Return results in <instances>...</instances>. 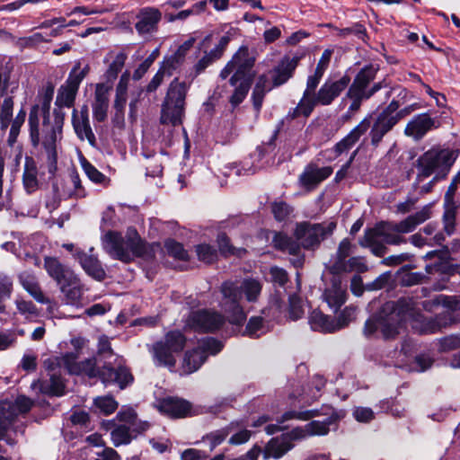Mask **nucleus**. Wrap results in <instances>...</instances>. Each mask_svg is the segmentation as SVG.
<instances>
[{
	"label": "nucleus",
	"mask_w": 460,
	"mask_h": 460,
	"mask_svg": "<svg viewBox=\"0 0 460 460\" xmlns=\"http://www.w3.org/2000/svg\"><path fill=\"white\" fill-rule=\"evenodd\" d=\"M41 33L37 32L29 37H22L17 40V45L23 48H33L41 42H47Z\"/></svg>",
	"instance_id": "64"
},
{
	"label": "nucleus",
	"mask_w": 460,
	"mask_h": 460,
	"mask_svg": "<svg viewBox=\"0 0 460 460\" xmlns=\"http://www.w3.org/2000/svg\"><path fill=\"white\" fill-rule=\"evenodd\" d=\"M406 238L392 235L385 221H381L374 227L367 228L364 235L358 240V244L363 248H369L376 257H384L387 252L388 245H400L406 243Z\"/></svg>",
	"instance_id": "8"
},
{
	"label": "nucleus",
	"mask_w": 460,
	"mask_h": 460,
	"mask_svg": "<svg viewBox=\"0 0 460 460\" xmlns=\"http://www.w3.org/2000/svg\"><path fill=\"white\" fill-rule=\"evenodd\" d=\"M194 43V40L190 39L183 42L174 52L172 56L166 61L169 69H174L176 65L183 60L187 52L190 49Z\"/></svg>",
	"instance_id": "51"
},
{
	"label": "nucleus",
	"mask_w": 460,
	"mask_h": 460,
	"mask_svg": "<svg viewBox=\"0 0 460 460\" xmlns=\"http://www.w3.org/2000/svg\"><path fill=\"white\" fill-rule=\"evenodd\" d=\"M369 127L370 121L367 118H365L358 126L334 146L335 156L349 150Z\"/></svg>",
	"instance_id": "29"
},
{
	"label": "nucleus",
	"mask_w": 460,
	"mask_h": 460,
	"mask_svg": "<svg viewBox=\"0 0 460 460\" xmlns=\"http://www.w3.org/2000/svg\"><path fill=\"white\" fill-rule=\"evenodd\" d=\"M350 77L344 75L337 81H326L309 101L310 107L305 106L297 115H310L315 106L330 105L349 86Z\"/></svg>",
	"instance_id": "11"
},
{
	"label": "nucleus",
	"mask_w": 460,
	"mask_h": 460,
	"mask_svg": "<svg viewBox=\"0 0 460 460\" xmlns=\"http://www.w3.org/2000/svg\"><path fill=\"white\" fill-rule=\"evenodd\" d=\"M270 76L262 74L258 76L252 93V102L255 112L261 111L264 97L273 89Z\"/></svg>",
	"instance_id": "32"
},
{
	"label": "nucleus",
	"mask_w": 460,
	"mask_h": 460,
	"mask_svg": "<svg viewBox=\"0 0 460 460\" xmlns=\"http://www.w3.org/2000/svg\"><path fill=\"white\" fill-rule=\"evenodd\" d=\"M232 63L234 64L235 71L231 76L229 83L235 86L237 83L247 76L254 66L255 58L250 53L248 47L242 46L232 58Z\"/></svg>",
	"instance_id": "18"
},
{
	"label": "nucleus",
	"mask_w": 460,
	"mask_h": 460,
	"mask_svg": "<svg viewBox=\"0 0 460 460\" xmlns=\"http://www.w3.org/2000/svg\"><path fill=\"white\" fill-rule=\"evenodd\" d=\"M265 332L264 318L261 316H252L243 331L242 335L252 339H258Z\"/></svg>",
	"instance_id": "47"
},
{
	"label": "nucleus",
	"mask_w": 460,
	"mask_h": 460,
	"mask_svg": "<svg viewBox=\"0 0 460 460\" xmlns=\"http://www.w3.org/2000/svg\"><path fill=\"white\" fill-rule=\"evenodd\" d=\"M332 173V169L330 166L322 168H314L308 166L300 175V181L303 186L306 188H313L319 184L321 181L327 179Z\"/></svg>",
	"instance_id": "33"
},
{
	"label": "nucleus",
	"mask_w": 460,
	"mask_h": 460,
	"mask_svg": "<svg viewBox=\"0 0 460 460\" xmlns=\"http://www.w3.org/2000/svg\"><path fill=\"white\" fill-rule=\"evenodd\" d=\"M78 89L77 85L67 79L66 80L65 84L58 90L53 115H65L66 109L70 111L72 115H76V110L74 106Z\"/></svg>",
	"instance_id": "17"
},
{
	"label": "nucleus",
	"mask_w": 460,
	"mask_h": 460,
	"mask_svg": "<svg viewBox=\"0 0 460 460\" xmlns=\"http://www.w3.org/2000/svg\"><path fill=\"white\" fill-rule=\"evenodd\" d=\"M60 291L65 295L67 304L78 305L83 296V288L77 276H75L73 284H64L61 286Z\"/></svg>",
	"instance_id": "44"
},
{
	"label": "nucleus",
	"mask_w": 460,
	"mask_h": 460,
	"mask_svg": "<svg viewBox=\"0 0 460 460\" xmlns=\"http://www.w3.org/2000/svg\"><path fill=\"white\" fill-rule=\"evenodd\" d=\"M399 118L400 117H377L370 131L371 143L373 146H376L380 143L383 137L398 122Z\"/></svg>",
	"instance_id": "36"
},
{
	"label": "nucleus",
	"mask_w": 460,
	"mask_h": 460,
	"mask_svg": "<svg viewBox=\"0 0 460 460\" xmlns=\"http://www.w3.org/2000/svg\"><path fill=\"white\" fill-rule=\"evenodd\" d=\"M323 297L329 307L336 313L347 300L346 288L341 286L339 279H333L331 287L324 290Z\"/></svg>",
	"instance_id": "27"
},
{
	"label": "nucleus",
	"mask_w": 460,
	"mask_h": 460,
	"mask_svg": "<svg viewBox=\"0 0 460 460\" xmlns=\"http://www.w3.org/2000/svg\"><path fill=\"white\" fill-rule=\"evenodd\" d=\"M89 72L90 66L88 64H86L84 67L81 69V63L77 61L70 71L67 80L79 87L82 81L89 74Z\"/></svg>",
	"instance_id": "59"
},
{
	"label": "nucleus",
	"mask_w": 460,
	"mask_h": 460,
	"mask_svg": "<svg viewBox=\"0 0 460 460\" xmlns=\"http://www.w3.org/2000/svg\"><path fill=\"white\" fill-rule=\"evenodd\" d=\"M394 324V322H389L382 309L377 314L373 315L365 323L364 334L371 336L377 330H380L384 339H394L399 333V331L395 330Z\"/></svg>",
	"instance_id": "20"
},
{
	"label": "nucleus",
	"mask_w": 460,
	"mask_h": 460,
	"mask_svg": "<svg viewBox=\"0 0 460 460\" xmlns=\"http://www.w3.org/2000/svg\"><path fill=\"white\" fill-rule=\"evenodd\" d=\"M187 92V84L174 78L169 85L162 108V115H183Z\"/></svg>",
	"instance_id": "13"
},
{
	"label": "nucleus",
	"mask_w": 460,
	"mask_h": 460,
	"mask_svg": "<svg viewBox=\"0 0 460 460\" xmlns=\"http://www.w3.org/2000/svg\"><path fill=\"white\" fill-rule=\"evenodd\" d=\"M270 207L274 218L279 222L288 219L293 212V208L284 201H274L271 203Z\"/></svg>",
	"instance_id": "57"
},
{
	"label": "nucleus",
	"mask_w": 460,
	"mask_h": 460,
	"mask_svg": "<svg viewBox=\"0 0 460 460\" xmlns=\"http://www.w3.org/2000/svg\"><path fill=\"white\" fill-rule=\"evenodd\" d=\"M82 167L87 175V177L94 183L107 185L110 179L106 177L102 172L96 169L90 162L85 158L81 161Z\"/></svg>",
	"instance_id": "50"
},
{
	"label": "nucleus",
	"mask_w": 460,
	"mask_h": 460,
	"mask_svg": "<svg viewBox=\"0 0 460 460\" xmlns=\"http://www.w3.org/2000/svg\"><path fill=\"white\" fill-rule=\"evenodd\" d=\"M43 267L59 288L64 284H73L75 272L69 267L61 263L57 257L46 256Z\"/></svg>",
	"instance_id": "19"
},
{
	"label": "nucleus",
	"mask_w": 460,
	"mask_h": 460,
	"mask_svg": "<svg viewBox=\"0 0 460 460\" xmlns=\"http://www.w3.org/2000/svg\"><path fill=\"white\" fill-rule=\"evenodd\" d=\"M208 355L200 348L185 352L181 370L184 375H190L197 371L207 360Z\"/></svg>",
	"instance_id": "37"
},
{
	"label": "nucleus",
	"mask_w": 460,
	"mask_h": 460,
	"mask_svg": "<svg viewBox=\"0 0 460 460\" xmlns=\"http://www.w3.org/2000/svg\"><path fill=\"white\" fill-rule=\"evenodd\" d=\"M226 322V317L214 310L199 309L191 311L186 318L185 326L199 333H213Z\"/></svg>",
	"instance_id": "12"
},
{
	"label": "nucleus",
	"mask_w": 460,
	"mask_h": 460,
	"mask_svg": "<svg viewBox=\"0 0 460 460\" xmlns=\"http://www.w3.org/2000/svg\"><path fill=\"white\" fill-rule=\"evenodd\" d=\"M353 34L358 39L365 40L367 38V30L361 23H355L351 27L338 29V36L346 38L347 36Z\"/></svg>",
	"instance_id": "60"
},
{
	"label": "nucleus",
	"mask_w": 460,
	"mask_h": 460,
	"mask_svg": "<svg viewBox=\"0 0 460 460\" xmlns=\"http://www.w3.org/2000/svg\"><path fill=\"white\" fill-rule=\"evenodd\" d=\"M187 339L179 330H172L165 333L163 340L155 341L149 349L156 367H164L169 369L176 366L175 354L185 348Z\"/></svg>",
	"instance_id": "7"
},
{
	"label": "nucleus",
	"mask_w": 460,
	"mask_h": 460,
	"mask_svg": "<svg viewBox=\"0 0 460 460\" xmlns=\"http://www.w3.org/2000/svg\"><path fill=\"white\" fill-rule=\"evenodd\" d=\"M164 246L170 256L180 261H189L190 257L188 252L184 249L181 243H178L174 240H168L165 242Z\"/></svg>",
	"instance_id": "52"
},
{
	"label": "nucleus",
	"mask_w": 460,
	"mask_h": 460,
	"mask_svg": "<svg viewBox=\"0 0 460 460\" xmlns=\"http://www.w3.org/2000/svg\"><path fill=\"white\" fill-rule=\"evenodd\" d=\"M19 281L38 303L44 305L50 303V299L44 295L37 278L33 274L22 272L19 275Z\"/></svg>",
	"instance_id": "31"
},
{
	"label": "nucleus",
	"mask_w": 460,
	"mask_h": 460,
	"mask_svg": "<svg viewBox=\"0 0 460 460\" xmlns=\"http://www.w3.org/2000/svg\"><path fill=\"white\" fill-rule=\"evenodd\" d=\"M198 259L205 263H212L217 260V250L207 243L198 244L196 246Z\"/></svg>",
	"instance_id": "55"
},
{
	"label": "nucleus",
	"mask_w": 460,
	"mask_h": 460,
	"mask_svg": "<svg viewBox=\"0 0 460 460\" xmlns=\"http://www.w3.org/2000/svg\"><path fill=\"white\" fill-rule=\"evenodd\" d=\"M38 165L32 156L26 155L22 172V186L28 194H32L40 188Z\"/></svg>",
	"instance_id": "25"
},
{
	"label": "nucleus",
	"mask_w": 460,
	"mask_h": 460,
	"mask_svg": "<svg viewBox=\"0 0 460 460\" xmlns=\"http://www.w3.org/2000/svg\"><path fill=\"white\" fill-rule=\"evenodd\" d=\"M77 357L74 353H66L61 357H50L43 361L44 368L49 372L61 373L66 369L71 375L86 376L89 378H99L102 383L107 385H117L123 390L134 381V376L125 367L113 368L111 364H104L102 368L96 366L95 358H86L77 362Z\"/></svg>",
	"instance_id": "1"
},
{
	"label": "nucleus",
	"mask_w": 460,
	"mask_h": 460,
	"mask_svg": "<svg viewBox=\"0 0 460 460\" xmlns=\"http://www.w3.org/2000/svg\"><path fill=\"white\" fill-rule=\"evenodd\" d=\"M382 309L389 322H394L395 330L398 331L402 322L412 310V303L410 299L402 297L397 301L385 303Z\"/></svg>",
	"instance_id": "21"
},
{
	"label": "nucleus",
	"mask_w": 460,
	"mask_h": 460,
	"mask_svg": "<svg viewBox=\"0 0 460 460\" xmlns=\"http://www.w3.org/2000/svg\"><path fill=\"white\" fill-rule=\"evenodd\" d=\"M457 157L452 149L431 148L421 155L416 161L418 180L425 179L435 173L433 181L445 179Z\"/></svg>",
	"instance_id": "6"
},
{
	"label": "nucleus",
	"mask_w": 460,
	"mask_h": 460,
	"mask_svg": "<svg viewBox=\"0 0 460 460\" xmlns=\"http://www.w3.org/2000/svg\"><path fill=\"white\" fill-rule=\"evenodd\" d=\"M30 137L34 147L40 143L47 153L48 171L55 174L58 166L57 141L61 138L64 117H29Z\"/></svg>",
	"instance_id": "2"
},
{
	"label": "nucleus",
	"mask_w": 460,
	"mask_h": 460,
	"mask_svg": "<svg viewBox=\"0 0 460 460\" xmlns=\"http://www.w3.org/2000/svg\"><path fill=\"white\" fill-rule=\"evenodd\" d=\"M114 356H115V353L111 348L110 339L106 335H102L98 341L97 358H94L97 362L96 366L98 367L102 368L104 364H111V366L113 368H118L119 367L121 366V367H125L130 370V368L125 365L118 364L117 367H114L112 365L111 361H107L108 359H110L111 358H112Z\"/></svg>",
	"instance_id": "38"
},
{
	"label": "nucleus",
	"mask_w": 460,
	"mask_h": 460,
	"mask_svg": "<svg viewBox=\"0 0 460 460\" xmlns=\"http://www.w3.org/2000/svg\"><path fill=\"white\" fill-rule=\"evenodd\" d=\"M460 348V336L449 335L439 340V351L447 352Z\"/></svg>",
	"instance_id": "62"
},
{
	"label": "nucleus",
	"mask_w": 460,
	"mask_h": 460,
	"mask_svg": "<svg viewBox=\"0 0 460 460\" xmlns=\"http://www.w3.org/2000/svg\"><path fill=\"white\" fill-rule=\"evenodd\" d=\"M94 405L105 415L113 413L119 406L112 396L97 397L94 400Z\"/></svg>",
	"instance_id": "58"
},
{
	"label": "nucleus",
	"mask_w": 460,
	"mask_h": 460,
	"mask_svg": "<svg viewBox=\"0 0 460 460\" xmlns=\"http://www.w3.org/2000/svg\"><path fill=\"white\" fill-rule=\"evenodd\" d=\"M331 411L329 417L323 421L311 420L306 424V430L309 436H324L331 430V426L337 424L340 420L339 414L333 408H328Z\"/></svg>",
	"instance_id": "35"
},
{
	"label": "nucleus",
	"mask_w": 460,
	"mask_h": 460,
	"mask_svg": "<svg viewBox=\"0 0 460 460\" xmlns=\"http://www.w3.org/2000/svg\"><path fill=\"white\" fill-rule=\"evenodd\" d=\"M230 430L231 426H228L206 435L203 438V440L209 443V451H213L218 445H220L226 438Z\"/></svg>",
	"instance_id": "54"
},
{
	"label": "nucleus",
	"mask_w": 460,
	"mask_h": 460,
	"mask_svg": "<svg viewBox=\"0 0 460 460\" xmlns=\"http://www.w3.org/2000/svg\"><path fill=\"white\" fill-rule=\"evenodd\" d=\"M431 204L424 206L420 210L407 217L400 222L385 221L390 234L394 236L405 238L402 234L412 232L419 225L424 223L431 217Z\"/></svg>",
	"instance_id": "14"
},
{
	"label": "nucleus",
	"mask_w": 460,
	"mask_h": 460,
	"mask_svg": "<svg viewBox=\"0 0 460 460\" xmlns=\"http://www.w3.org/2000/svg\"><path fill=\"white\" fill-rule=\"evenodd\" d=\"M112 443L115 447L128 445L136 438V434H132L130 429L126 424H120L115 427L111 432Z\"/></svg>",
	"instance_id": "48"
},
{
	"label": "nucleus",
	"mask_w": 460,
	"mask_h": 460,
	"mask_svg": "<svg viewBox=\"0 0 460 460\" xmlns=\"http://www.w3.org/2000/svg\"><path fill=\"white\" fill-rule=\"evenodd\" d=\"M126 60L127 55L124 52L118 53L103 74L105 82L102 84H110L113 87V83L117 79L119 72L124 67Z\"/></svg>",
	"instance_id": "45"
},
{
	"label": "nucleus",
	"mask_w": 460,
	"mask_h": 460,
	"mask_svg": "<svg viewBox=\"0 0 460 460\" xmlns=\"http://www.w3.org/2000/svg\"><path fill=\"white\" fill-rule=\"evenodd\" d=\"M252 77L244 78L241 80L239 85H237L230 96L229 102L233 107L238 106L246 97L251 88Z\"/></svg>",
	"instance_id": "49"
},
{
	"label": "nucleus",
	"mask_w": 460,
	"mask_h": 460,
	"mask_svg": "<svg viewBox=\"0 0 460 460\" xmlns=\"http://www.w3.org/2000/svg\"><path fill=\"white\" fill-rule=\"evenodd\" d=\"M157 409L172 419H184L196 415L192 403L177 396H167L158 400Z\"/></svg>",
	"instance_id": "15"
},
{
	"label": "nucleus",
	"mask_w": 460,
	"mask_h": 460,
	"mask_svg": "<svg viewBox=\"0 0 460 460\" xmlns=\"http://www.w3.org/2000/svg\"><path fill=\"white\" fill-rule=\"evenodd\" d=\"M102 247L112 259L124 263H130L147 252L146 243L135 228H129L125 236L116 231H108L102 237Z\"/></svg>",
	"instance_id": "3"
},
{
	"label": "nucleus",
	"mask_w": 460,
	"mask_h": 460,
	"mask_svg": "<svg viewBox=\"0 0 460 460\" xmlns=\"http://www.w3.org/2000/svg\"><path fill=\"white\" fill-rule=\"evenodd\" d=\"M128 102V92H124L119 89L115 90V97L113 101V109L115 110L116 115H122L125 111V108Z\"/></svg>",
	"instance_id": "63"
},
{
	"label": "nucleus",
	"mask_w": 460,
	"mask_h": 460,
	"mask_svg": "<svg viewBox=\"0 0 460 460\" xmlns=\"http://www.w3.org/2000/svg\"><path fill=\"white\" fill-rule=\"evenodd\" d=\"M452 322V316L449 312L439 314L434 318H425L421 322V333H435L442 328L447 327Z\"/></svg>",
	"instance_id": "40"
},
{
	"label": "nucleus",
	"mask_w": 460,
	"mask_h": 460,
	"mask_svg": "<svg viewBox=\"0 0 460 460\" xmlns=\"http://www.w3.org/2000/svg\"><path fill=\"white\" fill-rule=\"evenodd\" d=\"M309 323L314 331L323 332H334L338 331L336 318L324 314L317 309L310 314Z\"/></svg>",
	"instance_id": "34"
},
{
	"label": "nucleus",
	"mask_w": 460,
	"mask_h": 460,
	"mask_svg": "<svg viewBox=\"0 0 460 460\" xmlns=\"http://www.w3.org/2000/svg\"><path fill=\"white\" fill-rule=\"evenodd\" d=\"M54 91V84L51 82H48L39 91L36 102L32 106L30 115H49Z\"/></svg>",
	"instance_id": "28"
},
{
	"label": "nucleus",
	"mask_w": 460,
	"mask_h": 460,
	"mask_svg": "<svg viewBox=\"0 0 460 460\" xmlns=\"http://www.w3.org/2000/svg\"><path fill=\"white\" fill-rule=\"evenodd\" d=\"M434 125L430 117H415L406 126L405 134L420 139Z\"/></svg>",
	"instance_id": "39"
},
{
	"label": "nucleus",
	"mask_w": 460,
	"mask_h": 460,
	"mask_svg": "<svg viewBox=\"0 0 460 460\" xmlns=\"http://www.w3.org/2000/svg\"><path fill=\"white\" fill-rule=\"evenodd\" d=\"M336 228L335 222L311 223L309 221L296 224L294 236L305 250L318 249L323 241L331 236Z\"/></svg>",
	"instance_id": "9"
},
{
	"label": "nucleus",
	"mask_w": 460,
	"mask_h": 460,
	"mask_svg": "<svg viewBox=\"0 0 460 460\" xmlns=\"http://www.w3.org/2000/svg\"><path fill=\"white\" fill-rule=\"evenodd\" d=\"M13 283L11 277L0 274V313L4 312L3 302L9 298L13 293Z\"/></svg>",
	"instance_id": "56"
},
{
	"label": "nucleus",
	"mask_w": 460,
	"mask_h": 460,
	"mask_svg": "<svg viewBox=\"0 0 460 460\" xmlns=\"http://www.w3.org/2000/svg\"><path fill=\"white\" fill-rule=\"evenodd\" d=\"M31 407L32 402L25 396H19L14 402H0V441L4 440L10 446L16 445V433L24 432L22 424L15 425L16 418L29 412Z\"/></svg>",
	"instance_id": "4"
},
{
	"label": "nucleus",
	"mask_w": 460,
	"mask_h": 460,
	"mask_svg": "<svg viewBox=\"0 0 460 460\" xmlns=\"http://www.w3.org/2000/svg\"><path fill=\"white\" fill-rule=\"evenodd\" d=\"M357 308L352 305L346 306L336 319L338 331L344 328L356 317Z\"/></svg>",
	"instance_id": "61"
},
{
	"label": "nucleus",
	"mask_w": 460,
	"mask_h": 460,
	"mask_svg": "<svg viewBox=\"0 0 460 460\" xmlns=\"http://www.w3.org/2000/svg\"><path fill=\"white\" fill-rule=\"evenodd\" d=\"M322 77H323L322 75L317 74L315 72L314 73V75H309L307 77L306 88L304 91L303 96L296 108L294 115H297L305 106L310 107L309 101L316 93L315 90H316L317 86L319 85Z\"/></svg>",
	"instance_id": "42"
},
{
	"label": "nucleus",
	"mask_w": 460,
	"mask_h": 460,
	"mask_svg": "<svg viewBox=\"0 0 460 460\" xmlns=\"http://www.w3.org/2000/svg\"><path fill=\"white\" fill-rule=\"evenodd\" d=\"M379 67L373 64H369L362 67L356 75L352 84L349 85L346 94V99H350L351 103L349 107V112H356L359 110L363 101L370 99L376 93L385 86V80L374 83L371 86L370 83L373 82L377 75Z\"/></svg>",
	"instance_id": "5"
},
{
	"label": "nucleus",
	"mask_w": 460,
	"mask_h": 460,
	"mask_svg": "<svg viewBox=\"0 0 460 460\" xmlns=\"http://www.w3.org/2000/svg\"><path fill=\"white\" fill-rule=\"evenodd\" d=\"M299 60L300 58L297 56L293 58L286 56L279 61V65L272 69V76L270 77L274 88L286 84L293 76Z\"/></svg>",
	"instance_id": "22"
},
{
	"label": "nucleus",
	"mask_w": 460,
	"mask_h": 460,
	"mask_svg": "<svg viewBox=\"0 0 460 460\" xmlns=\"http://www.w3.org/2000/svg\"><path fill=\"white\" fill-rule=\"evenodd\" d=\"M239 288H241L242 295L243 294L245 296L248 302L255 303L258 301L261 293L262 284L259 279L246 278L241 282Z\"/></svg>",
	"instance_id": "43"
},
{
	"label": "nucleus",
	"mask_w": 460,
	"mask_h": 460,
	"mask_svg": "<svg viewBox=\"0 0 460 460\" xmlns=\"http://www.w3.org/2000/svg\"><path fill=\"white\" fill-rule=\"evenodd\" d=\"M111 90L112 86L110 84L98 83L95 84L93 102V115H107Z\"/></svg>",
	"instance_id": "30"
},
{
	"label": "nucleus",
	"mask_w": 460,
	"mask_h": 460,
	"mask_svg": "<svg viewBox=\"0 0 460 460\" xmlns=\"http://www.w3.org/2000/svg\"><path fill=\"white\" fill-rule=\"evenodd\" d=\"M75 257L89 276L99 281L105 279L106 272L97 256L86 253L84 251H76Z\"/></svg>",
	"instance_id": "23"
},
{
	"label": "nucleus",
	"mask_w": 460,
	"mask_h": 460,
	"mask_svg": "<svg viewBox=\"0 0 460 460\" xmlns=\"http://www.w3.org/2000/svg\"><path fill=\"white\" fill-rule=\"evenodd\" d=\"M40 389L41 393L51 396H61L65 394L66 385L61 377V373H52L49 380L40 382Z\"/></svg>",
	"instance_id": "41"
},
{
	"label": "nucleus",
	"mask_w": 460,
	"mask_h": 460,
	"mask_svg": "<svg viewBox=\"0 0 460 460\" xmlns=\"http://www.w3.org/2000/svg\"><path fill=\"white\" fill-rule=\"evenodd\" d=\"M229 41L230 38L228 36H223L213 49H211L209 52H205V55L193 66L194 75L197 76L200 75L206 70L207 67H208L217 60L220 59Z\"/></svg>",
	"instance_id": "24"
},
{
	"label": "nucleus",
	"mask_w": 460,
	"mask_h": 460,
	"mask_svg": "<svg viewBox=\"0 0 460 460\" xmlns=\"http://www.w3.org/2000/svg\"><path fill=\"white\" fill-rule=\"evenodd\" d=\"M222 299L220 307L226 315L229 323L243 326L246 320V313L241 305L243 298L241 288L236 281L226 280L220 286Z\"/></svg>",
	"instance_id": "10"
},
{
	"label": "nucleus",
	"mask_w": 460,
	"mask_h": 460,
	"mask_svg": "<svg viewBox=\"0 0 460 460\" xmlns=\"http://www.w3.org/2000/svg\"><path fill=\"white\" fill-rule=\"evenodd\" d=\"M294 447L295 445L288 444L287 437H283L282 434L271 438L264 446L263 460L270 458L275 460L280 459L292 450Z\"/></svg>",
	"instance_id": "26"
},
{
	"label": "nucleus",
	"mask_w": 460,
	"mask_h": 460,
	"mask_svg": "<svg viewBox=\"0 0 460 460\" xmlns=\"http://www.w3.org/2000/svg\"><path fill=\"white\" fill-rule=\"evenodd\" d=\"M72 123L78 137L87 139L92 145L95 142V136L92 130L88 117H72Z\"/></svg>",
	"instance_id": "46"
},
{
	"label": "nucleus",
	"mask_w": 460,
	"mask_h": 460,
	"mask_svg": "<svg viewBox=\"0 0 460 460\" xmlns=\"http://www.w3.org/2000/svg\"><path fill=\"white\" fill-rule=\"evenodd\" d=\"M162 12L156 7H143L136 15L135 29L140 36L152 35L158 31Z\"/></svg>",
	"instance_id": "16"
},
{
	"label": "nucleus",
	"mask_w": 460,
	"mask_h": 460,
	"mask_svg": "<svg viewBox=\"0 0 460 460\" xmlns=\"http://www.w3.org/2000/svg\"><path fill=\"white\" fill-rule=\"evenodd\" d=\"M288 314L290 319L298 320L304 315V303L302 298L296 294L290 295L288 297Z\"/></svg>",
	"instance_id": "53"
}]
</instances>
